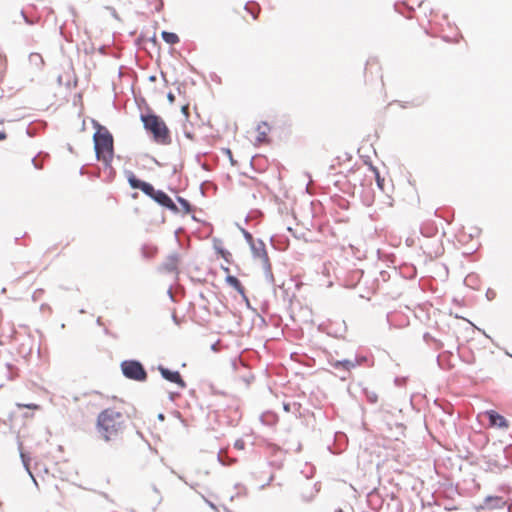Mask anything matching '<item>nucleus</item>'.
I'll list each match as a JSON object with an SVG mask.
<instances>
[{
  "label": "nucleus",
  "instance_id": "nucleus-1",
  "mask_svg": "<svg viewBox=\"0 0 512 512\" xmlns=\"http://www.w3.org/2000/svg\"><path fill=\"white\" fill-rule=\"evenodd\" d=\"M93 126L96 129L93 135L94 150L98 161H102L105 171L109 176H113L115 171L111 165L114 157V141L109 130L93 120Z\"/></svg>",
  "mask_w": 512,
  "mask_h": 512
},
{
  "label": "nucleus",
  "instance_id": "nucleus-2",
  "mask_svg": "<svg viewBox=\"0 0 512 512\" xmlns=\"http://www.w3.org/2000/svg\"><path fill=\"white\" fill-rule=\"evenodd\" d=\"M122 414L114 409L103 410L97 418V428L105 441L115 439L121 430Z\"/></svg>",
  "mask_w": 512,
  "mask_h": 512
},
{
  "label": "nucleus",
  "instance_id": "nucleus-3",
  "mask_svg": "<svg viewBox=\"0 0 512 512\" xmlns=\"http://www.w3.org/2000/svg\"><path fill=\"white\" fill-rule=\"evenodd\" d=\"M140 119L143 122L144 128L153 136V140L162 145L171 143L169 129L163 119L153 112L141 114Z\"/></svg>",
  "mask_w": 512,
  "mask_h": 512
},
{
  "label": "nucleus",
  "instance_id": "nucleus-4",
  "mask_svg": "<svg viewBox=\"0 0 512 512\" xmlns=\"http://www.w3.org/2000/svg\"><path fill=\"white\" fill-rule=\"evenodd\" d=\"M250 249L254 259H260L262 262L264 275L266 280L270 283H274V276L272 273L271 263L266 251V246L263 240L256 239L251 245Z\"/></svg>",
  "mask_w": 512,
  "mask_h": 512
},
{
  "label": "nucleus",
  "instance_id": "nucleus-5",
  "mask_svg": "<svg viewBox=\"0 0 512 512\" xmlns=\"http://www.w3.org/2000/svg\"><path fill=\"white\" fill-rule=\"evenodd\" d=\"M123 376L129 380L145 382L148 374L143 364L135 359L124 360L120 364Z\"/></svg>",
  "mask_w": 512,
  "mask_h": 512
},
{
  "label": "nucleus",
  "instance_id": "nucleus-6",
  "mask_svg": "<svg viewBox=\"0 0 512 512\" xmlns=\"http://www.w3.org/2000/svg\"><path fill=\"white\" fill-rule=\"evenodd\" d=\"M486 463L491 471H502L512 466V446L501 447L499 453L488 455Z\"/></svg>",
  "mask_w": 512,
  "mask_h": 512
},
{
  "label": "nucleus",
  "instance_id": "nucleus-7",
  "mask_svg": "<svg viewBox=\"0 0 512 512\" xmlns=\"http://www.w3.org/2000/svg\"><path fill=\"white\" fill-rule=\"evenodd\" d=\"M223 413L227 418V424L230 426H236L242 417L239 404L236 400H231V402L224 409Z\"/></svg>",
  "mask_w": 512,
  "mask_h": 512
},
{
  "label": "nucleus",
  "instance_id": "nucleus-8",
  "mask_svg": "<svg viewBox=\"0 0 512 512\" xmlns=\"http://www.w3.org/2000/svg\"><path fill=\"white\" fill-rule=\"evenodd\" d=\"M151 199L158 203L160 206L167 208L168 210L175 214L179 212L177 205L174 203L171 197L163 190H155L153 193V197H151Z\"/></svg>",
  "mask_w": 512,
  "mask_h": 512
},
{
  "label": "nucleus",
  "instance_id": "nucleus-9",
  "mask_svg": "<svg viewBox=\"0 0 512 512\" xmlns=\"http://www.w3.org/2000/svg\"><path fill=\"white\" fill-rule=\"evenodd\" d=\"M157 370L165 380L177 384L182 389L186 387V382L183 380L179 371H172L161 364L158 365Z\"/></svg>",
  "mask_w": 512,
  "mask_h": 512
},
{
  "label": "nucleus",
  "instance_id": "nucleus-10",
  "mask_svg": "<svg viewBox=\"0 0 512 512\" xmlns=\"http://www.w3.org/2000/svg\"><path fill=\"white\" fill-rule=\"evenodd\" d=\"M329 364L331 367H333L335 370L343 372V375H341V379H346L349 372L357 367V361L353 362L352 359H342V360H329Z\"/></svg>",
  "mask_w": 512,
  "mask_h": 512
},
{
  "label": "nucleus",
  "instance_id": "nucleus-11",
  "mask_svg": "<svg viewBox=\"0 0 512 512\" xmlns=\"http://www.w3.org/2000/svg\"><path fill=\"white\" fill-rule=\"evenodd\" d=\"M486 415L491 427L507 429L509 427L507 419L495 410L486 411Z\"/></svg>",
  "mask_w": 512,
  "mask_h": 512
},
{
  "label": "nucleus",
  "instance_id": "nucleus-12",
  "mask_svg": "<svg viewBox=\"0 0 512 512\" xmlns=\"http://www.w3.org/2000/svg\"><path fill=\"white\" fill-rule=\"evenodd\" d=\"M179 262V254L172 253L168 255L166 260L163 262L162 267L168 273L177 272Z\"/></svg>",
  "mask_w": 512,
  "mask_h": 512
},
{
  "label": "nucleus",
  "instance_id": "nucleus-13",
  "mask_svg": "<svg viewBox=\"0 0 512 512\" xmlns=\"http://www.w3.org/2000/svg\"><path fill=\"white\" fill-rule=\"evenodd\" d=\"M319 490L320 488L318 486V483H315L313 486L307 484V487L302 488V492L300 494L301 499L304 502H310L314 499Z\"/></svg>",
  "mask_w": 512,
  "mask_h": 512
},
{
  "label": "nucleus",
  "instance_id": "nucleus-14",
  "mask_svg": "<svg viewBox=\"0 0 512 512\" xmlns=\"http://www.w3.org/2000/svg\"><path fill=\"white\" fill-rule=\"evenodd\" d=\"M16 333L13 323H7L5 327H0V345L4 343V339H12Z\"/></svg>",
  "mask_w": 512,
  "mask_h": 512
},
{
  "label": "nucleus",
  "instance_id": "nucleus-15",
  "mask_svg": "<svg viewBox=\"0 0 512 512\" xmlns=\"http://www.w3.org/2000/svg\"><path fill=\"white\" fill-rule=\"evenodd\" d=\"M213 247H214V249L216 250V252H217L218 254H220V255H221V257H222V258H223L227 263H230V262H231L232 254H231L228 250H226V249H224V248L222 247V241H221V240H219V239H214V240H213Z\"/></svg>",
  "mask_w": 512,
  "mask_h": 512
},
{
  "label": "nucleus",
  "instance_id": "nucleus-16",
  "mask_svg": "<svg viewBox=\"0 0 512 512\" xmlns=\"http://www.w3.org/2000/svg\"><path fill=\"white\" fill-rule=\"evenodd\" d=\"M226 282L233 287L239 294H241L243 297H245V288L243 287L240 280L232 275H228L226 277Z\"/></svg>",
  "mask_w": 512,
  "mask_h": 512
},
{
  "label": "nucleus",
  "instance_id": "nucleus-17",
  "mask_svg": "<svg viewBox=\"0 0 512 512\" xmlns=\"http://www.w3.org/2000/svg\"><path fill=\"white\" fill-rule=\"evenodd\" d=\"M127 181L132 189H139L143 184V180L138 179L132 171H125Z\"/></svg>",
  "mask_w": 512,
  "mask_h": 512
},
{
  "label": "nucleus",
  "instance_id": "nucleus-18",
  "mask_svg": "<svg viewBox=\"0 0 512 512\" xmlns=\"http://www.w3.org/2000/svg\"><path fill=\"white\" fill-rule=\"evenodd\" d=\"M0 370L2 371L4 376L9 380L14 379L17 374V368L10 363H5L3 366L0 367Z\"/></svg>",
  "mask_w": 512,
  "mask_h": 512
},
{
  "label": "nucleus",
  "instance_id": "nucleus-19",
  "mask_svg": "<svg viewBox=\"0 0 512 512\" xmlns=\"http://www.w3.org/2000/svg\"><path fill=\"white\" fill-rule=\"evenodd\" d=\"M161 37L167 44L171 45L177 44L180 41L179 36L174 32L162 31Z\"/></svg>",
  "mask_w": 512,
  "mask_h": 512
},
{
  "label": "nucleus",
  "instance_id": "nucleus-20",
  "mask_svg": "<svg viewBox=\"0 0 512 512\" xmlns=\"http://www.w3.org/2000/svg\"><path fill=\"white\" fill-rule=\"evenodd\" d=\"M20 457H21V460H22L25 470L28 472V474L30 475V477L32 478L34 483L37 484L36 479L34 478L32 472L30 470V460H31L30 456L27 453L20 450Z\"/></svg>",
  "mask_w": 512,
  "mask_h": 512
},
{
  "label": "nucleus",
  "instance_id": "nucleus-21",
  "mask_svg": "<svg viewBox=\"0 0 512 512\" xmlns=\"http://www.w3.org/2000/svg\"><path fill=\"white\" fill-rule=\"evenodd\" d=\"M352 361H357V366L365 365L367 367H370L373 365L372 359L366 355H355L354 358H352Z\"/></svg>",
  "mask_w": 512,
  "mask_h": 512
},
{
  "label": "nucleus",
  "instance_id": "nucleus-22",
  "mask_svg": "<svg viewBox=\"0 0 512 512\" xmlns=\"http://www.w3.org/2000/svg\"><path fill=\"white\" fill-rule=\"evenodd\" d=\"M245 10L253 17V19H257L260 12V7L255 2H248L245 5Z\"/></svg>",
  "mask_w": 512,
  "mask_h": 512
},
{
  "label": "nucleus",
  "instance_id": "nucleus-23",
  "mask_svg": "<svg viewBox=\"0 0 512 512\" xmlns=\"http://www.w3.org/2000/svg\"><path fill=\"white\" fill-rule=\"evenodd\" d=\"M394 8L398 13L405 15L407 18H411V16L406 15L405 12L406 11L411 12V11H413V8L411 6H409L408 4H406L405 2H396L394 4Z\"/></svg>",
  "mask_w": 512,
  "mask_h": 512
},
{
  "label": "nucleus",
  "instance_id": "nucleus-24",
  "mask_svg": "<svg viewBox=\"0 0 512 512\" xmlns=\"http://www.w3.org/2000/svg\"><path fill=\"white\" fill-rule=\"evenodd\" d=\"M30 64L34 65L36 68H41L44 64V60L39 53H31L29 55Z\"/></svg>",
  "mask_w": 512,
  "mask_h": 512
},
{
  "label": "nucleus",
  "instance_id": "nucleus-25",
  "mask_svg": "<svg viewBox=\"0 0 512 512\" xmlns=\"http://www.w3.org/2000/svg\"><path fill=\"white\" fill-rule=\"evenodd\" d=\"M140 190H141L145 195H147L148 197H150V198H151V197H153V193H154V191H155L156 189L154 188V186H153L152 184H150V183H148V182H145V181H144V182H143V184L141 185Z\"/></svg>",
  "mask_w": 512,
  "mask_h": 512
},
{
  "label": "nucleus",
  "instance_id": "nucleus-26",
  "mask_svg": "<svg viewBox=\"0 0 512 512\" xmlns=\"http://www.w3.org/2000/svg\"><path fill=\"white\" fill-rule=\"evenodd\" d=\"M176 199H177V202L181 205V207L185 211V213L192 212L193 208L188 200H186L185 198H183L181 196H177Z\"/></svg>",
  "mask_w": 512,
  "mask_h": 512
},
{
  "label": "nucleus",
  "instance_id": "nucleus-27",
  "mask_svg": "<svg viewBox=\"0 0 512 512\" xmlns=\"http://www.w3.org/2000/svg\"><path fill=\"white\" fill-rule=\"evenodd\" d=\"M262 127L268 128V124L266 122H262V124H259L257 126V131H258L257 140L259 142H263L266 140V130H262Z\"/></svg>",
  "mask_w": 512,
  "mask_h": 512
},
{
  "label": "nucleus",
  "instance_id": "nucleus-28",
  "mask_svg": "<svg viewBox=\"0 0 512 512\" xmlns=\"http://www.w3.org/2000/svg\"><path fill=\"white\" fill-rule=\"evenodd\" d=\"M423 339L426 343H429L430 341H433L436 344V349H441L443 347V344L441 341L436 340L430 333L426 332L423 335Z\"/></svg>",
  "mask_w": 512,
  "mask_h": 512
},
{
  "label": "nucleus",
  "instance_id": "nucleus-29",
  "mask_svg": "<svg viewBox=\"0 0 512 512\" xmlns=\"http://www.w3.org/2000/svg\"><path fill=\"white\" fill-rule=\"evenodd\" d=\"M366 399L369 403L375 404L378 401V395L373 391H365Z\"/></svg>",
  "mask_w": 512,
  "mask_h": 512
},
{
  "label": "nucleus",
  "instance_id": "nucleus-30",
  "mask_svg": "<svg viewBox=\"0 0 512 512\" xmlns=\"http://www.w3.org/2000/svg\"><path fill=\"white\" fill-rule=\"evenodd\" d=\"M241 232L249 246L256 240V239H254L253 235L249 231L245 230L244 228H241Z\"/></svg>",
  "mask_w": 512,
  "mask_h": 512
},
{
  "label": "nucleus",
  "instance_id": "nucleus-31",
  "mask_svg": "<svg viewBox=\"0 0 512 512\" xmlns=\"http://www.w3.org/2000/svg\"><path fill=\"white\" fill-rule=\"evenodd\" d=\"M292 408H297V409H299V408H300V404H299V403H296V402H294V403H292V404H290V403H283V409H284V411H286V412H290V411L292 410Z\"/></svg>",
  "mask_w": 512,
  "mask_h": 512
},
{
  "label": "nucleus",
  "instance_id": "nucleus-32",
  "mask_svg": "<svg viewBox=\"0 0 512 512\" xmlns=\"http://www.w3.org/2000/svg\"><path fill=\"white\" fill-rule=\"evenodd\" d=\"M373 171L375 172V176H376V182H377V186L380 188V189H383V182H384V179H382L379 175V172L376 168L373 167Z\"/></svg>",
  "mask_w": 512,
  "mask_h": 512
},
{
  "label": "nucleus",
  "instance_id": "nucleus-33",
  "mask_svg": "<svg viewBox=\"0 0 512 512\" xmlns=\"http://www.w3.org/2000/svg\"><path fill=\"white\" fill-rule=\"evenodd\" d=\"M234 448L238 450H244L245 449V442L243 439H237L234 442Z\"/></svg>",
  "mask_w": 512,
  "mask_h": 512
},
{
  "label": "nucleus",
  "instance_id": "nucleus-34",
  "mask_svg": "<svg viewBox=\"0 0 512 512\" xmlns=\"http://www.w3.org/2000/svg\"><path fill=\"white\" fill-rule=\"evenodd\" d=\"M224 152H225V154L227 155V157H229L230 162L232 163V165H234V164H235V161H234V159H233V157H232V152H231V150H230L229 148H226V149H224Z\"/></svg>",
  "mask_w": 512,
  "mask_h": 512
},
{
  "label": "nucleus",
  "instance_id": "nucleus-35",
  "mask_svg": "<svg viewBox=\"0 0 512 512\" xmlns=\"http://www.w3.org/2000/svg\"><path fill=\"white\" fill-rule=\"evenodd\" d=\"M495 295H496V293L491 289H488L486 292V296L489 300L493 299L495 297Z\"/></svg>",
  "mask_w": 512,
  "mask_h": 512
},
{
  "label": "nucleus",
  "instance_id": "nucleus-36",
  "mask_svg": "<svg viewBox=\"0 0 512 512\" xmlns=\"http://www.w3.org/2000/svg\"><path fill=\"white\" fill-rule=\"evenodd\" d=\"M36 158H37L36 156L32 158V164L34 165V167L36 169H41L42 165L37 162Z\"/></svg>",
  "mask_w": 512,
  "mask_h": 512
},
{
  "label": "nucleus",
  "instance_id": "nucleus-37",
  "mask_svg": "<svg viewBox=\"0 0 512 512\" xmlns=\"http://www.w3.org/2000/svg\"><path fill=\"white\" fill-rule=\"evenodd\" d=\"M495 501L497 504L501 501L499 497H487L486 502Z\"/></svg>",
  "mask_w": 512,
  "mask_h": 512
},
{
  "label": "nucleus",
  "instance_id": "nucleus-38",
  "mask_svg": "<svg viewBox=\"0 0 512 512\" xmlns=\"http://www.w3.org/2000/svg\"><path fill=\"white\" fill-rule=\"evenodd\" d=\"M167 99H168V101H169L170 103H174V101H175V96H174V94H173L172 92H169V93L167 94Z\"/></svg>",
  "mask_w": 512,
  "mask_h": 512
},
{
  "label": "nucleus",
  "instance_id": "nucleus-39",
  "mask_svg": "<svg viewBox=\"0 0 512 512\" xmlns=\"http://www.w3.org/2000/svg\"><path fill=\"white\" fill-rule=\"evenodd\" d=\"M218 460L223 464V465H228L229 463L226 462L223 457H222V454L221 452L218 453V456H217Z\"/></svg>",
  "mask_w": 512,
  "mask_h": 512
},
{
  "label": "nucleus",
  "instance_id": "nucleus-40",
  "mask_svg": "<svg viewBox=\"0 0 512 512\" xmlns=\"http://www.w3.org/2000/svg\"><path fill=\"white\" fill-rule=\"evenodd\" d=\"M142 254H143V256H144V257L148 258V257H152V256H153V254H154V252H152V253H150V254L146 253V251H145V246H143V248H142Z\"/></svg>",
  "mask_w": 512,
  "mask_h": 512
},
{
  "label": "nucleus",
  "instance_id": "nucleus-41",
  "mask_svg": "<svg viewBox=\"0 0 512 512\" xmlns=\"http://www.w3.org/2000/svg\"><path fill=\"white\" fill-rule=\"evenodd\" d=\"M21 14L27 24H32V21H30L29 18L25 15L24 11H22Z\"/></svg>",
  "mask_w": 512,
  "mask_h": 512
},
{
  "label": "nucleus",
  "instance_id": "nucleus-42",
  "mask_svg": "<svg viewBox=\"0 0 512 512\" xmlns=\"http://www.w3.org/2000/svg\"><path fill=\"white\" fill-rule=\"evenodd\" d=\"M103 332H104V334H105V335H107V336H113V337H115V336H114V334H112L108 328H104V329H103Z\"/></svg>",
  "mask_w": 512,
  "mask_h": 512
},
{
  "label": "nucleus",
  "instance_id": "nucleus-43",
  "mask_svg": "<svg viewBox=\"0 0 512 512\" xmlns=\"http://www.w3.org/2000/svg\"><path fill=\"white\" fill-rule=\"evenodd\" d=\"M7 138V134L4 131H0V141L5 140Z\"/></svg>",
  "mask_w": 512,
  "mask_h": 512
},
{
  "label": "nucleus",
  "instance_id": "nucleus-44",
  "mask_svg": "<svg viewBox=\"0 0 512 512\" xmlns=\"http://www.w3.org/2000/svg\"><path fill=\"white\" fill-rule=\"evenodd\" d=\"M184 135H185V137H187L188 139H191V140L193 139V134H192L191 132L185 131V132H184Z\"/></svg>",
  "mask_w": 512,
  "mask_h": 512
},
{
  "label": "nucleus",
  "instance_id": "nucleus-45",
  "mask_svg": "<svg viewBox=\"0 0 512 512\" xmlns=\"http://www.w3.org/2000/svg\"><path fill=\"white\" fill-rule=\"evenodd\" d=\"M96 324H97L98 326H103V322H102V318H101V317H98V318L96 319Z\"/></svg>",
  "mask_w": 512,
  "mask_h": 512
},
{
  "label": "nucleus",
  "instance_id": "nucleus-46",
  "mask_svg": "<svg viewBox=\"0 0 512 512\" xmlns=\"http://www.w3.org/2000/svg\"><path fill=\"white\" fill-rule=\"evenodd\" d=\"M182 113L187 116V113H188V107L187 106H183L182 107Z\"/></svg>",
  "mask_w": 512,
  "mask_h": 512
},
{
  "label": "nucleus",
  "instance_id": "nucleus-47",
  "mask_svg": "<svg viewBox=\"0 0 512 512\" xmlns=\"http://www.w3.org/2000/svg\"><path fill=\"white\" fill-rule=\"evenodd\" d=\"M218 343H219V342H216V343H214V344H212V345H211V349H212L213 351H217V350H218V348H217Z\"/></svg>",
  "mask_w": 512,
  "mask_h": 512
},
{
  "label": "nucleus",
  "instance_id": "nucleus-48",
  "mask_svg": "<svg viewBox=\"0 0 512 512\" xmlns=\"http://www.w3.org/2000/svg\"><path fill=\"white\" fill-rule=\"evenodd\" d=\"M168 296L171 298V300H174V296H173L171 288L168 289Z\"/></svg>",
  "mask_w": 512,
  "mask_h": 512
},
{
  "label": "nucleus",
  "instance_id": "nucleus-49",
  "mask_svg": "<svg viewBox=\"0 0 512 512\" xmlns=\"http://www.w3.org/2000/svg\"><path fill=\"white\" fill-rule=\"evenodd\" d=\"M437 362H438V365H439L441 368H444V366L442 365V362H441V356H440V355L437 357Z\"/></svg>",
  "mask_w": 512,
  "mask_h": 512
},
{
  "label": "nucleus",
  "instance_id": "nucleus-50",
  "mask_svg": "<svg viewBox=\"0 0 512 512\" xmlns=\"http://www.w3.org/2000/svg\"><path fill=\"white\" fill-rule=\"evenodd\" d=\"M172 319H173V321H174L176 324H179V320H178V318H177L176 314H173V315H172Z\"/></svg>",
  "mask_w": 512,
  "mask_h": 512
},
{
  "label": "nucleus",
  "instance_id": "nucleus-51",
  "mask_svg": "<svg viewBox=\"0 0 512 512\" xmlns=\"http://www.w3.org/2000/svg\"><path fill=\"white\" fill-rule=\"evenodd\" d=\"M206 502L208 503V505H209L211 508H213V509H215V508H216V506H215L211 501L206 500Z\"/></svg>",
  "mask_w": 512,
  "mask_h": 512
},
{
  "label": "nucleus",
  "instance_id": "nucleus-52",
  "mask_svg": "<svg viewBox=\"0 0 512 512\" xmlns=\"http://www.w3.org/2000/svg\"><path fill=\"white\" fill-rule=\"evenodd\" d=\"M164 418H165V416H164L163 413L158 414V419L159 420H164Z\"/></svg>",
  "mask_w": 512,
  "mask_h": 512
},
{
  "label": "nucleus",
  "instance_id": "nucleus-53",
  "mask_svg": "<svg viewBox=\"0 0 512 512\" xmlns=\"http://www.w3.org/2000/svg\"><path fill=\"white\" fill-rule=\"evenodd\" d=\"M335 512H343V510H342V508L339 507V508L335 509Z\"/></svg>",
  "mask_w": 512,
  "mask_h": 512
},
{
  "label": "nucleus",
  "instance_id": "nucleus-54",
  "mask_svg": "<svg viewBox=\"0 0 512 512\" xmlns=\"http://www.w3.org/2000/svg\"><path fill=\"white\" fill-rule=\"evenodd\" d=\"M153 490H154L156 493H158V492H159V491H158V489L156 488V486H153Z\"/></svg>",
  "mask_w": 512,
  "mask_h": 512
},
{
  "label": "nucleus",
  "instance_id": "nucleus-55",
  "mask_svg": "<svg viewBox=\"0 0 512 512\" xmlns=\"http://www.w3.org/2000/svg\"><path fill=\"white\" fill-rule=\"evenodd\" d=\"M173 397H175V394L171 393L170 398L173 399Z\"/></svg>",
  "mask_w": 512,
  "mask_h": 512
},
{
  "label": "nucleus",
  "instance_id": "nucleus-56",
  "mask_svg": "<svg viewBox=\"0 0 512 512\" xmlns=\"http://www.w3.org/2000/svg\"><path fill=\"white\" fill-rule=\"evenodd\" d=\"M80 313H85V310L84 309H80L79 311Z\"/></svg>",
  "mask_w": 512,
  "mask_h": 512
},
{
  "label": "nucleus",
  "instance_id": "nucleus-57",
  "mask_svg": "<svg viewBox=\"0 0 512 512\" xmlns=\"http://www.w3.org/2000/svg\"><path fill=\"white\" fill-rule=\"evenodd\" d=\"M511 357H512V355H511Z\"/></svg>",
  "mask_w": 512,
  "mask_h": 512
}]
</instances>
